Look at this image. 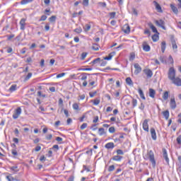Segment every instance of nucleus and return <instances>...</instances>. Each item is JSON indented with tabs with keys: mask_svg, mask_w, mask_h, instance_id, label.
Instances as JSON below:
<instances>
[{
	"mask_svg": "<svg viewBox=\"0 0 181 181\" xmlns=\"http://www.w3.org/2000/svg\"><path fill=\"white\" fill-rule=\"evenodd\" d=\"M148 26H149L153 33H156L151 37L153 42H158V40H159V32H158V29H156V27H155L152 23H148Z\"/></svg>",
	"mask_w": 181,
	"mask_h": 181,
	"instance_id": "nucleus-1",
	"label": "nucleus"
},
{
	"mask_svg": "<svg viewBox=\"0 0 181 181\" xmlns=\"http://www.w3.org/2000/svg\"><path fill=\"white\" fill-rule=\"evenodd\" d=\"M115 54H117L115 52H112L108 54V56L105 57L103 59H100L99 62L100 67H105V66H107V61L105 60H107V61L112 60V57H114Z\"/></svg>",
	"mask_w": 181,
	"mask_h": 181,
	"instance_id": "nucleus-2",
	"label": "nucleus"
},
{
	"mask_svg": "<svg viewBox=\"0 0 181 181\" xmlns=\"http://www.w3.org/2000/svg\"><path fill=\"white\" fill-rule=\"evenodd\" d=\"M144 159L150 160L153 168H155V166H156V160H155V153H153V151L152 150H150L147 152L146 157L144 158Z\"/></svg>",
	"mask_w": 181,
	"mask_h": 181,
	"instance_id": "nucleus-3",
	"label": "nucleus"
},
{
	"mask_svg": "<svg viewBox=\"0 0 181 181\" xmlns=\"http://www.w3.org/2000/svg\"><path fill=\"white\" fill-rule=\"evenodd\" d=\"M176 77V69H175V67L171 66L169 68L168 71V78L171 81Z\"/></svg>",
	"mask_w": 181,
	"mask_h": 181,
	"instance_id": "nucleus-4",
	"label": "nucleus"
},
{
	"mask_svg": "<svg viewBox=\"0 0 181 181\" xmlns=\"http://www.w3.org/2000/svg\"><path fill=\"white\" fill-rule=\"evenodd\" d=\"M155 23L159 28H162L163 30H166V27L165 26V21L162 19L156 20Z\"/></svg>",
	"mask_w": 181,
	"mask_h": 181,
	"instance_id": "nucleus-5",
	"label": "nucleus"
},
{
	"mask_svg": "<svg viewBox=\"0 0 181 181\" xmlns=\"http://www.w3.org/2000/svg\"><path fill=\"white\" fill-rule=\"evenodd\" d=\"M171 82L176 87H181V78L178 76H175L173 79L171 80Z\"/></svg>",
	"mask_w": 181,
	"mask_h": 181,
	"instance_id": "nucleus-6",
	"label": "nucleus"
},
{
	"mask_svg": "<svg viewBox=\"0 0 181 181\" xmlns=\"http://www.w3.org/2000/svg\"><path fill=\"white\" fill-rule=\"evenodd\" d=\"M97 84V77L93 78L91 77L89 80L88 87H92V88H94L96 87Z\"/></svg>",
	"mask_w": 181,
	"mask_h": 181,
	"instance_id": "nucleus-7",
	"label": "nucleus"
},
{
	"mask_svg": "<svg viewBox=\"0 0 181 181\" xmlns=\"http://www.w3.org/2000/svg\"><path fill=\"white\" fill-rule=\"evenodd\" d=\"M134 67L135 69L134 74L136 76H138V74H139V73H141V71H142V67H141V65H139V64H138V63L134 64Z\"/></svg>",
	"mask_w": 181,
	"mask_h": 181,
	"instance_id": "nucleus-8",
	"label": "nucleus"
},
{
	"mask_svg": "<svg viewBox=\"0 0 181 181\" xmlns=\"http://www.w3.org/2000/svg\"><path fill=\"white\" fill-rule=\"evenodd\" d=\"M149 122V119H146L142 124L143 129L146 132H149V124H148Z\"/></svg>",
	"mask_w": 181,
	"mask_h": 181,
	"instance_id": "nucleus-9",
	"label": "nucleus"
},
{
	"mask_svg": "<svg viewBox=\"0 0 181 181\" xmlns=\"http://www.w3.org/2000/svg\"><path fill=\"white\" fill-rule=\"evenodd\" d=\"M142 49L144 52H151V46L148 44V42L146 41L143 42Z\"/></svg>",
	"mask_w": 181,
	"mask_h": 181,
	"instance_id": "nucleus-10",
	"label": "nucleus"
},
{
	"mask_svg": "<svg viewBox=\"0 0 181 181\" xmlns=\"http://www.w3.org/2000/svg\"><path fill=\"white\" fill-rule=\"evenodd\" d=\"M143 71L146 74L147 78H151L152 76H153V72H152V70L149 69H145Z\"/></svg>",
	"mask_w": 181,
	"mask_h": 181,
	"instance_id": "nucleus-11",
	"label": "nucleus"
},
{
	"mask_svg": "<svg viewBox=\"0 0 181 181\" xmlns=\"http://www.w3.org/2000/svg\"><path fill=\"white\" fill-rule=\"evenodd\" d=\"M170 107L172 110H175L177 107L175 96H173L170 100Z\"/></svg>",
	"mask_w": 181,
	"mask_h": 181,
	"instance_id": "nucleus-12",
	"label": "nucleus"
},
{
	"mask_svg": "<svg viewBox=\"0 0 181 181\" xmlns=\"http://www.w3.org/2000/svg\"><path fill=\"white\" fill-rule=\"evenodd\" d=\"M26 28V18H22L20 21V29L21 30H25Z\"/></svg>",
	"mask_w": 181,
	"mask_h": 181,
	"instance_id": "nucleus-13",
	"label": "nucleus"
},
{
	"mask_svg": "<svg viewBox=\"0 0 181 181\" xmlns=\"http://www.w3.org/2000/svg\"><path fill=\"white\" fill-rule=\"evenodd\" d=\"M163 156L167 165H169V157L168 156V151H166V148H163Z\"/></svg>",
	"mask_w": 181,
	"mask_h": 181,
	"instance_id": "nucleus-14",
	"label": "nucleus"
},
{
	"mask_svg": "<svg viewBox=\"0 0 181 181\" xmlns=\"http://www.w3.org/2000/svg\"><path fill=\"white\" fill-rule=\"evenodd\" d=\"M153 2L156 6L157 12H158L159 13H162L163 11H162V7L160 6V5L158 3H157L156 1H153Z\"/></svg>",
	"mask_w": 181,
	"mask_h": 181,
	"instance_id": "nucleus-15",
	"label": "nucleus"
},
{
	"mask_svg": "<svg viewBox=\"0 0 181 181\" xmlns=\"http://www.w3.org/2000/svg\"><path fill=\"white\" fill-rule=\"evenodd\" d=\"M11 153H12L13 158H14V159H19V156H21V153H18L16 149H12Z\"/></svg>",
	"mask_w": 181,
	"mask_h": 181,
	"instance_id": "nucleus-16",
	"label": "nucleus"
},
{
	"mask_svg": "<svg viewBox=\"0 0 181 181\" xmlns=\"http://www.w3.org/2000/svg\"><path fill=\"white\" fill-rule=\"evenodd\" d=\"M122 31L124 33H129L131 32V27H129V25L125 24L122 28Z\"/></svg>",
	"mask_w": 181,
	"mask_h": 181,
	"instance_id": "nucleus-17",
	"label": "nucleus"
},
{
	"mask_svg": "<svg viewBox=\"0 0 181 181\" xmlns=\"http://www.w3.org/2000/svg\"><path fill=\"white\" fill-rule=\"evenodd\" d=\"M150 132H151L152 139L153 141H156L157 136H156V131L155 130V129L151 128L150 130Z\"/></svg>",
	"mask_w": 181,
	"mask_h": 181,
	"instance_id": "nucleus-18",
	"label": "nucleus"
},
{
	"mask_svg": "<svg viewBox=\"0 0 181 181\" xmlns=\"http://www.w3.org/2000/svg\"><path fill=\"white\" fill-rule=\"evenodd\" d=\"M148 94L151 98H155V95H156V90H155L153 88H149Z\"/></svg>",
	"mask_w": 181,
	"mask_h": 181,
	"instance_id": "nucleus-19",
	"label": "nucleus"
},
{
	"mask_svg": "<svg viewBox=\"0 0 181 181\" xmlns=\"http://www.w3.org/2000/svg\"><path fill=\"white\" fill-rule=\"evenodd\" d=\"M105 148L106 149H114V148H115V144H114L113 142H109L105 145Z\"/></svg>",
	"mask_w": 181,
	"mask_h": 181,
	"instance_id": "nucleus-20",
	"label": "nucleus"
},
{
	"mask_svg": "<svg viewBox=\"0 0 181 181\" xmlns=\"http://www.w3.org/2000/svg\"><path fill=\"white\" fill-rule=\"evenodd\" d=\"M98 134L100 136H103V135H107V132L104 128L101 127L98 129Z\"/></svg>",
	"mask_w": 181,
	"mask_h": 181,
	"instance_id": "nucleus-21",
	"label": "nucleus"
},
{
	"mask_svg": "<svg viewBox=\"0 0 181 181\" xmlns=\"http://www.w3.org/2000/svg\"><path fill=\"white\" fill-rule=\"evenodd\" d=\"M124 157L119 156L118 154L117 156H115L112 157V160H115V162H121V160H122V158Z\"/></svg>",
	"mask_w": 181,
	"mask_h": 181,
	"instance_id": "nucleus-22",
	"label": "nucleus"
},
{
	"mask_svg": "<svg viewBox=\"0 0 181 181\" xmlns=\"http://www.w3.org/2000/svg\"><path fill=\"white\" fill-rule=\"evenodd\" d=\"M87 115H83L82 116L78 117L79 122H84V121H87Z\"/></svg>",
	"mask_w": 181,
	"mask_h": 181,
	"instance_id": "nucleus-23",
	"label": "nucleus"
},
{
	"mask_svg": "<svg viewBox=\"0 0 181 181\" xmlns=\"http://www.w3.org/2000/svg\"><path fill=\"white\" fill-rule=\"evenodd\" d=\"M9 169H11L12 172H14V173H18V172H19V168L16 165L10 167Z\"/></svg>",
	"mask_w": 181,
	"mask_h": 181,
	"instance_id": "nucleus-24",
	"label": "nucleus"
},
{
	"mask_svg": "<svg viewBox=\"0 0 181 181\" xmlns=\"http://www.w3.org/2000/svg\"><path fill=\"white\" fill-rule=\"evenodd\" d=\"M138 93L142 100H146L145 94H144V91L142 90V89L141 88H139L138 89Z\"/></svg>",
	"mask_w": 181,
	"mask_h": 181,
	"instance_id": "nucleus-25",
	"label": "nucleus"
},
{
	"mask_svg": "<svg viewBox=\"0 0 181 181\" xmlns=\"http://www.w3.org/2000/svg\"><path fill=\"white\" fill-rule=\"evenodd\" d=\"M72 108L73 110H74L75 111H80V105H78V103H74L72 105Z\"/></svg>",
	"mask_w": 181,
	"mask_h": 181,
	"instance_id": "nucleus-26",
	"label": "nucleus"
},
{
	"mask_svg": "<svg viewBox=\"0 0 181 181\" xmlns=\"http://www.w3.org/2000/svg\"><path fill=\"white\" fill-rule=\"evenodd\" d=\"M168 98H169V91H165L163 94V99L164 101H167Z\"/></svg>",
	"mask_w": 181,
	"mask_h": 181,
	"instance_id": "nucleus-27",
	"label": "nucleus"
},
{
	"mask_svg": "<svg viewBox=\"0 0 181 181\" xmlns=\"http://www.w3.org/2000/svg\"><path fill=\"white\" fill-rule=\"evenodd\" d=\"M165 50H166V42L163 41L161 42V51H162V53H165Z\"/></svg>",
	"mask_w": 181,
	"mask_h": 181,
	"instance_id": "nucleus-28",
	"label": "nucleus"
},
{
	"mask_svg": "<svg viewBox=\"0 0 181 181\" xmlns=\"http://www.w3.org/2000/svg\"><path fill=\"white\" fill-rule=\"evenodd\" d=\"M17 87H18V85L13 84V85H12V86L9 88L8 90H9L11 93H13V91H16Z\"/></svg>",
	"mask_w": 181,
	"mask_h": 181,
	"instance_id": "nucleus-29",
	"label": "nucleus"
},
{
	"mask_svg": "<svg viewBox=\"0 0 181 181\" xmlns=\"http://www.w3.org/2000/svg\"><path fill=\"white\" fill-rule=\"evenodd\" d=\"M126 83L128 84V86H134V82L132 81L131 77H127L126 78Z\"/></svg>",
	"mask_w": 181,
	"mask_h": 181,
	"instance_id": "nucleus-30",
	"label": "nucleus"
},
{
	"mask_svg": "<svg viewBox=\"0 0 181 181\" xmlns=\"http://www.w3.org/2000/svg\"><path fill=\"white\" fill-rule=\"evenodd\" d=\"M174 63L175 61L173 60V57H172V55H170L168 59V64H172V66H173Z\"/></svg>",
	"mask_w": 181,
	"mask_h": 181,
	"instance_id": "nucleus-31",
	"label": "nucleus"
},
{
	"mask_svg": "<svg viewBox=\"0 0 181 181\" xmlns=\"http://www.w3.org/2000/svg\"><path fill=\"white\" fill-rule=\"evenodd\" d=\"M56 19H57L56 16H52L49 18V21L51 23H54L56 22Z\"/></svg>",
	"mask_w": 181,
	"mask_h": 181,
	"instance_id": "nucleus-32",
	"label": "nucleus"
},
{
	"mask_svg": "<svg viewBox=\"0 0 181 181\" xmlns=\"http://www.w3.org/2000/svg\"><path fill=\"white\" fill-rule=\"evenodd\" d=\"M92 50H95V52H98V50H100V45L98 44H93L92 45Z\"/></svg>",
	"mask_w": 181,
	"mask_h": 181,
	"instance_id": "nucleus-33",
	"label": "nucleus"
},
{
	"mask_svg": "<svg viewBox=\"0 0 181 181\" xmlns=\"http://www.w3.org/2000/svg\"><path fill=\"white\" fill-rule=\"evenodd\" d=\"M30 2H33V0H22L21 5H28V4H30Z\"/></svg>",
	"mask_w": 181,
	"mask_h": 181,
	"instance_id": "nucleus-34",
	"label": "nucleus"
},
{
	"mask_svg": "<svg viewBox=\"0 0 181 181\" xmlns=\"http://www.w3.org/2000/svg\"><path fill=\"white\" fill-rule=\"evenodd\" d=\"M170 8L174 13H177L179 12L177 7H175V5L170 4Z\"/></svg>",
	"mask_w": 181,
	"mask_h": 181,
	"instance_id": "nucleus-35",
	"label": "nucleus"
},
{
	"mask_svg": "<svg viewBox=\"0 0 181 181\" xmlns=\"http://www.w3.org/2000/svg\"><path fill=\"white\" fill-rule=\"evenodd\" d=\"M91 29V25L90 24H86L85 27H83V30L85 32H88Z\"/></svg>",
	"mask_w": 181,
	"mask_h": 181,
	"instance_id": "nucleus-36",
	"label": "nucleus"
},
{
	"mask_svg": "<svg viewBox=\"0 0 181 181\" xmlns=\"http://www.w3.org/2000/svg\"><path fill=\"white\" fill-rule=\"evenodd\" d=\"M100 103H101V100H100V98H96L93 100V105H98Z\"/></svg>",
	"mask_w": 181,
	"mask_h": 181,
	"instance_id": "nucleus-37",
	"label": "nucleus"
},
{
	"mask_svg": "<svg viewBox=\"0 0 181 181\" xmlns=\"http://www.w3.org/2000/svg\"><path fill=\"white\" fill-rule=\"evenodd\" d=\"M100 62H101V58H96L91 62V64H97V63H100Z\"/></svg>",
	"mask_w": 181,
	"mask_h": 181,
	"instance_id": "nucleus-38",
	"label": "nucleus"
},
{
	"mask_svg": "<svg viewBox=\"0 0 181 181\" xmlns=\"http://www.w3.org/2000/svg\"><path fill=\"white\" fill-rule=\"evenodd\" d=\"M74 32H75V33L80 34L81 33V32H83V28H81V27H79L78 28L74 29Z\"/></svg>",
	"mask_w": 181,
	"mask_h": 181,
	"instance_id": "nucleus-39",
	"label": "nucleus"
},
{
	"mask_svg": "<svg viewBox=\"0 0 181 181\" xmlns=\"http://www.w3.org/2000/svg\"><path fill=\"white\" fill-rule=\"evenodd\" d=\"M82 81H86L87 80V74H83L81 77Z\"/></svg>",
	"mask_w": 181,
	"mask_h": 181,
	"instance_id": "nucleus-40",
	"label": "nucleus"
},
{
	"mask_svg": "<svg viewBox=\"0 0 181 181\" xmlns=\"http://www.w3.org/2000/svg\"><path fill=\"white\" fill-rule=\"evenodd\" d=\"M33 74L32 73H28V75L25 78V81H28V80H30L32 78Z\"/></svg>",
	"mask_w": 181,
	"mask_h": 181,
	"instance_id": "nucleus-41",
	"label": "nucleus"
},
{
	"mask_svg": "<svg viewBox=\"0 0 181 181\" xmlns=\"http://www.w3.org/2000/svg\"><path fill=\"white\" fill-rule=\"evenodd\" d=\"M115 15H117L116 12L109 13V16H110V19H114V18H115Z\"/></svg>",
	"mask_w": 181,
	"mask_h": 181,
	"instance_id": "nucleus-42",
	"label": "nucleus"
},
{
	"mask_svg": "<svg viewBox=\"0 0 181 181\" xmlns=\"http://www.w3.org/2000/svg\"><path fill=\"white\" fill-rule=\"evenodd\" d=\"M87 52H83L81 55V60H84L87 57Z\"/></svg>",
	"mask_w": 181,
	"mask_h": 181,
	"instance_id": "nucleus-43",
	"label": "nucleus"
},
{
	"mask_svg": "<svg viewBox=\"0 0 181 181\" xmlns=\"http://www.w3.org/2000/svg\"><path fill=\"white\" fill-rule=\"evenodd\" d=\"M47 19V16L46 15H42L39 20V22H43Z\"/></svg>",
	"mask_w": 181,
	"mask_h": 181,
	"instance_id": "nucleus-44",
	"label": "nucleus"
},
{
	"mask_svg": "<svg viewBox=\"0 0 181 181\" xmlns=\"http://www.w3.org/2000/svg\"><path fill=\"white\" fill-rule=\"evenodd\" d=\"M98 4L102 8H106L107 4L105 2H98Z\"/></svg>",
	"mask_w": 181,
	"mask_h": 181,
	"instance_id": "nucleus-45",
	"label": "nucleus"
},
{
	"mask_svg": "<svg viewBox=\"0 0 181 181\" xmlns=\"http://www.w3.org/2000/svg\"><path fill=\"white\" fill-rule=\"evenodd\" d=\"M135 59V52L130 53L129 60L132 61Z\"/></svg>",
	"mask_w": 181,
	"mask_h": 181,
	"instance_id": "nucleus-46",
	"label": "nucleus"
},
{
	"mask_svg": "<svg viewBox=\"0 0 181 181\" xmlns=\"http://www.w3.org/2000/svg\"><path fill=\"white\" fill-rule=\"evenodd\" d=\"M107 170H108V172H112V171L115 170V166L114 165L109 166Z\"/></svg>",
	"mask_w": 181,
	"mask_h": 181,
	"instance_id": "nucleus-47",
	"label": "nucleus"
},
{
	"mask_svg": "<svg viewBox=\"0 0 181 181\" xmlns=\"http://www.w3.org/2000/svg\"><path fill=\"white\" fill-rule=\"evenodd\" d=\"M172 46H173V49H177V45L176 44V41L175 40L172 41Z\"/></svg>",
	"mask_w": 181,
	"mask_h": 181,
	"instance_id": "nucleus-48",
	"label": "nucleus"
},
{
	"mask_svg": "<svg viewBox=\"0 0 181 181\" xmlns=\"http://www.w3.org/2000/svg\"><path fill=\"white\" fill-rule=\"evenodd\" d=\"M21 112H22V109L20 107H17L15 110V114H21Z\"/></svg>",
	"mask_w": 181,
	"mask_h": 181,
	"instance_id": "nucleus-49",
	"label": "nucleus"
},
{
	"mask_svg": "<svg viewBox=\"0 0 181 181\" xmlns=\"http://www.w3.org/2000/svg\"><path fill=\"white\" fill-rule=\"evenodd\" d=\"M109 132H110V134H114V132H115V127H110Z\"/></svg>",
	"mask_w": 181,
	"mask_h": 181,
	"instance_id": "nucleus-50",
	"label": "nucleus"
},
{
	"mask_svg": "<svg viewBox=\"0 0 181 181\" xmlns=\"http://www.w3.org/2000/svg\"><path fill=\"white\" fill-rule=\"evenodd\" d=\"M96 94H97V91L90 92L89 93V95H90V98H94Z\"/></svg>",
	"mask_w": 181,
	"mask_h": 181,
	"instance_id": "nucleus-51",
	"label": "nucleus"
},
{
	"mask_svg": "<svg viewBox=\"0 0 181 181\" xmlns=\"http://www.w3.org/2000/svg\"><path fill=\"white\" fill-rule=\"evenodd\" d=\"M45 29L46 32H49V30H50V25L49 23H46L45 26Z\"/></svg>",
	"mask_w": 181,
	"mask_h": 181,
	"instance_id": "nucleus-52",
	"label": "nucleus"
},
{
	"mask_svg": "<svg viewBox=\"0 0 181 181\" xmlns=\"http://www.w3.org/2000/svg\"><path fill=\"white\" fill-rule=\"evenodd\" d=\"M66 76V73H61L57 75V78H62V77H64Z\"/></svg>",
	"mask_w": 181,
	"mask_h": 181,
	"instance_id": "nucleus-53",
	"label": "nucleus"
},
{
	"mask_svg": "<svg viewBox=\"0 0 181 181\" xmlns=\"http://www.w3.org/2000/svg\"><path fill=\"white\" fill-rule=\"evenodd\" d=\"M6 179H7V180H8V181H15V178H13V177L10 176V175H7V176H6Z\"/></svg>",
	"mask_w": 181,
	"mask_h": 181,
	"instance_id": "nucleus-54",
	"label": "nucleus"
},
{
	"mask_svg": "<svg viewBox=\"0 0 181 181\" xmlns=\"http://www.w3.org/2000/svg\"><path fill=\"white\" fill-rule=\"evenodd\" d=\"M89 0H83V6H88Z\"/></svg>",
	"mask_w": 181,
	"mask_h": 181,
	"instance_id": "nucleus-55",
	"label": "nucleus"
},
{
	"mask_svg": "<svg viewBox=\"0 0 181 181\" xmlns=\"http://www.w3.org/2000/svg\"><path fill=\"white\" fill-rule=\"evenodd\" d=\"M144 35H148V36H151V30H149V29L144 30Z\"/></svg>",
	"mask_w": 181,
	"mask_h": 181,
	"instance_id": "nucleus-56",
	"label": "nucleus"
},
{
	"mask_svg": "<svg viewBox=\"0 0 181 181\" xmlns=\"http://www.w3.org/2000/svg\"><path fill=\"white\" fill-rule=\"evenodd\" d=\"M116 152H117V154L119 155H119H124V151L121 149H117Z\"/></svg>",
	"mask_w": 181,
	"mask_h": 181,
	"instance_id": "nucleus-57",
	"label": "nucleus"
},
{
	"mask_svg": "<svg viewBox=\"0 0 181 181\" xmlns=\"http://www.w3.org/2000/svg\"><path fill=\"white\" fill-rule=\"evenodd\" d=\"M132 103L133 107H136V104H138V101L136 100V99H133Z\"/></svg>",
	"mask_w": 181,
	"mask_h": 181,
	"instance_id": "nucleus-58",
	"label": "nucleus"
},
{
	"mask_svg": "<svg viewBox=\"0 0 181 181\" xmlns=\"http://www.w3.org/2000/svg\"><path fill=\"white\" fill-rule=\"evenodd\" d=\"M58 104L60 107H63V99L62 98H59L58 100Z\"/></svg>",
	"mask_w": 181,
	"mask_h": 181,
	"instance_id": "nucleus-59",
	"label": "nucleus"
},
{
	"mask_svg": "<svg viewBox=\"0 0 181 181\" xmlns=\"http://www.w3.org/2000/svg\"><path fill=\"white\" fill-rule=\"evenodd\" d=\"M52 138H53V135H52V134H48L46 136L47 141H50L52 139Z\"/></svg>",
	"mask_w": 181,
	"mask_h": 181,
	"instance_id": "nucleus-60",
	"label": "nucleus"
},
{
	"mask_svg": "<svg viewBox=\"0 0 181 181\" xmlns=\"http://www.w3.org/2000/svg\"><path fill=\"white\" fill-rule=\"evenodd\" d=\"M177 142L178 145L181 144V135H180L177 137Z\"/></svg>",
	"mask_w": 181,
	"mask_h": 181,
	"instance_id": "nucleus-61",
	"label": "nucleus"
},
{
	"mask_svg": "<svg viewBox=\"0 0 181 181\" xmlns=\"http://www.w3.org/2000/svg\"><path fill=\"white\" fill-rule=\"evenodd\" d=\"M87 123H83L81 126V129H86V128H87Z\"/></svg>",
	"mask_w": 181,
	"mask_h": 181,
	"instance_id": "nucleus-62",
	"label": "nucleus"
},
{
	"mask_svg": "<svg viewBox=\"0 0 181 181\" xmlns=\"http://www.w3.org/2000/svg\"><path fill=\"white\" fill-rule=\"evenodd\" d=\"M112 110H114V108L109 106L106 108V112H111L112 111Z\"/></svg>",
	"mask_w": 181,
	"mask_h": 181,
	"instance_id": "nucleus-63",
	"label": "nucleus"
},
{
	"mask_svg": "<svg viewBox=\"0 0 181 181\" xmlns=\"http://www.w3.org/2000/svg\"><path fill=\"white\" fill-rule=\"evenodd\" d=\"M98 121V116L94 117L93 120V124H97Z\"/></svg>",
	"mask_w": 181,
	"mask_h": 181,
	"instance_id": "nucleus-64",
	"label": "nucleus"
}]
</instances>
